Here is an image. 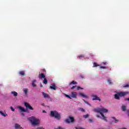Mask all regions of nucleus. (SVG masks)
<instances>
[{
    "label": "nucleus",
    "instance_id": "f257e3e1",
    "mask_svg": "<svg viewBox=\"0 0 129 129\" xmlns=\"http://www.w3.org/2000/svg\"><path fill=\"white\" fill-rule=\"evenodd\" d=\"M94 111L95 112L100 113L102 116V119H103L104 120H105V121H107V119H106V117H105V116H104V114H103V113H105L108 112V110H107V109L99 108H95L94 109Z\"/></svg>",
    "mask_w": 129,
    "mask_h": 129
},
{
    "label": "nucleus",
    "instance_id": "f03ea898",
    "mask_svg": "<svg viewBox=\"0 0 129 129\" xmlns=\"http://www.w3.org/2000/svg\"><path fill=\"white\" fill-rule=\"evenodd\" d=\"M50 116H51L52 117L56 118L57 120H60L61 119V114L56 110L51 111Z\"/></svg>",
    "mask_w": 129,
    "mask_h": 129
},
{
    "label": "nucleus",
    "instance_id": "7ed1b4c3",
    "mask_svg": "<svg viewBox=\"0 0 129 129\" xmlns=\"http://www.w3.org/2000/svg\"><path fill=\"white\" fill-rule=\"evenodd\" d=\"M128 92H117L116 94L114 95L115 99H117L119 100L120 97H122L123 96H125L127 94H128Z\"/></svg>",
    "mask_w": 129,
    "mask_h": 129
},
{
    "label": "nucleus",
    "instance_id": "20e7f679",
    "mask_svg": "<svg viewBox=\"0 0 129 129\" xmlns=\"http://www.w3.org/2000/svg\"><path fill=\"white\" fill-rule=\"evenodd\" d=\"M75 119H74V117L70 116L68 118H67L65 120L66 122H67V123H70L71 122H74Z\"/></svg>",
    "mask_w": 129,
    "mask_h": 129
},
{
    "label": "nucleus",
    "instance_id": "39448f33",
    "mask_svg": "<svg viewBox=\"0 0 129 129\" xmlns=\"http://www.w3.org/2000/svg\"><path fill=\"white\" fill-rule=\"evenodd\" d=\"M24 105L26 106V108H28V109H30V110H34V108L30 105V104L27 103V102H24Z\"/></svg>",
    "mask_w": 129,
    "mask_h": 129
},
{
    "label": "nucleus",
    "instance_id": "423d86ee",
    "mask_svg": "<svg viewBox=\"0 0 129 129\" xmlns=\"http://www.w3.org/2000/svg\"><path fill=\"white\" fill-rule=\"evenodd\" d=\"M71 98H77V92H72L71 95Z\"/></svg>",
    "mask_w": 129,
    "mask_h": 129
},
{
    "label": "nucleus",
    "instance_id": "0eeeda50",
    "mask_svg": "<svg viewBox=\"0 0 129 129\" xmlns=\"http://www.w3.org/2000/svg\"><path fill=\"white\" fill-rule=\"evenodd\" d=\"M92 96L93 97L92 100H99V101H101V100L96 95H93Z\"/></svg>",
    "mask_w": 129,
    "mask_h": 129
},
{
    "label": "nucleus",
    "instance_id": "6e6552de",
    "mask_svg": "<svg viewBox=\"0 0 129 129\" xmlns=\"http://www.w3.org/2000/svg\"><path fill=\"white\" fill-rule=\"evenodd\" d=\"M31 123L32 125H37L39 124V119L35 118V119H34Z\"/></svg>",
    "mask_w": 129,
    "mask_h": 129
},
{
    "label": "nucleus",
    "instance_id": "1a4fd4ad",
    "mask_svg": "<svg viewBox=\"0 0 129 129\" xmlns=\"http://www.w3.org/2000/svg\"><path fill=\"white\" fill-rule=\"evenodd\" d=\"M38 78H39V79H44L46 78V76H45L44 73L39 74L38 75Z\"/></svg>",
    "mask_w": 129,
    "mask_h": 129
},
{
    "label": "nucleus",
    "instance_id": "9d476101",
    "mask_svg": "<svg viewBox=\"0 0 129 129\" xmlns=\"http://www.w3.org/2000/svg\"><path fill=\"white\" fill-rule=\"evenodd\" d=\"M49 88L52 89V90H56V85L54 83L51 84V86H50Z\"/></svg>",
    "mask_w": 129,
    "mask_h": 129
},
{
    "label": "nucleus",
    "instance_id": "9b49d317",
    "mask_svg": "<svg viewBox=\"0 0 129 129\" xmlns=\"http://www.w3.org/2000/svg\"><path fill=\"white\" fill-rule=\"evenodd\" d=\"M18 108L21 110V112H27V110L22 106H19Z\"/></svg>",
    "mask_w": 129,
    "mask_h": 129
},
{
    "label": "nucleus",
    "instance_id": "f8f14e48",
    "mask_svg": "<svg viewBox=\"0 0 129 129\" xmlns=\"http://www.w3.org/2000/svg\"><path fill=\"white\" fill-rule=\"evenodd\" d=\"M36 119V117H35L34 116H31V117L28 118V120H30L31 123H32V122L33 121V120H34V119Z\"/></svg>",
    "mask_w": 129,
    "mask_h": 129
},
{
    "label": "nucleus",
    "instance_id": "ddd939ff",
    "mask_svg": "<svg viewBox=\"0 0 129 129\" xmlns=\"http://www.w3.org/2000/svg\"><path fill=\"white\" fill-rule=\"evenodd\" d=\"M77 84V82H75V81H72V82H71L69 84V85H76Z\"/></svg>",
    "mask_w": 129,
    "mask_h": 129
},
{
    "label": "nucleus",
    "instance_id": "4468645a",
    "mask_svg": "<svg viewBox=\"0 0 129 129\" xmlns=\"http://www.w3.org/2000/svg\"><path fill=\"white\" fill-rule=\"evenodd\" d=\"M79 95H80V96H82V97H84V98H88V96H87V95L83 94V93H80Z\"/></svg>",
    "mask_w": 129,
    "mask_h": 129
},
{
    "label": "nucleus",
    "instance_id": "2eb2a0df",
    "mask_svg": "<svg viewBox=\"0 0 129 129\" xmlns=\"http://www.w3.org/2000/svg\"><path fill=\"white\" fill-rule=\"evenodd\" d=\"M42 93L44 98H49V95H48L47 94L45 93L44 92H42Z\"/></svg>",
    "mask_w": 129,
    "mask_h": 129
},
{
    "label": "nucleus",
    "instance_id": "dca6fc26",
    "mask_svg": "<svg viewBox=\"0 0 129 129\" xmlns=\"http://www.w3.org/2000/svg\"><path fill=\"white\" fill-rule=\"evenodd\" d=\"M111 118H113V119L114 120V122H115V123H117V122H118V121H119V120L116 119L114 117H111Z\"/></svg>",
    "mask_w": 129,
    "mask_h": 129
},
{
    "label": "nucleus",
    "instance_id": "f3484780",
    "mask_svg": "<svg viewBox=\"0 0 129 129\" xmlns=\"http://www.w3.org/2000/svg\"><path fill=\"white\" fill-rule=\"evenodd\" d=\"M0 114H1V115H2V116H8V114L7 113H5L4 112H3V111H0Z\"/></svg>",
    "mask_w": 129,
    "mask_h": 129
},
{
    "label": "nucleus",
    "instance_id": "a211bd4d",
    "mask_svg": "<svg viewBox=\"0 0 129 129\" xmlns=\"http://www.w3.org/2000/svg\"><path fill=\"white\" fill-rule=\"evenodd\" d=\"M121 108L122 111H125V110H126V106L124 105H122Z\"/></svg>",
    "mask_w": 129,
    "mask_h": 129
},
{
    "label": "nucleus",
    "instance_id": "6ab92c4d",
    "mask_svg": "<svg viewBox=\"0 0 129 129\" xmlns=\"http://www.w3.org/2000/svg\"><path fill=\"white\" fill-rule=\"evenodd\" d=\"M43 84H48V80H47V79L46 78H44L43 81Z\"/></svg>",
    "mask_w": 129,
    "mask_h": 129
},
{
    "label": "nucleus",
    "instance_id": "aec40b11",
    "mask_svg": "<svg viewBox=\"0 0 129 129\" xmlns=\"http://www.w3.org/2000/svg\"><path fill=\"white\" fill-rule=\"evenodd\" d=\"M11 94H13L14 96H18V93L16 91L11 92Z\"/></svg>",
    "mask_w": 129,
    "mask_h": 129
},
{
    "label": "nucleus",
    "instance_id": "412c9836",
    "mask_svg": "<svg viewBox=\"0 0 129 129\" xmlns=\"http://www.w3.org/2000/svg\"><path fill=\"white\" fill-rule=\"evenodd\" d=\"M19 74L21 75V76H24L25 75V72L24 71H20L19 73Z\"/></svg>",
    "mask_w": 129,
    "mask_h": 129
},
{
    "label": "nucleus",
    "instance_id": "4be33fe9",
    "mask_svg": "<svg viewBox=\"0 0 129 129\" xmlns=\"http://www.w3.org/2000/svg\"><path fill=\"white\" fill-rule=\"evenodd\" d=\"M36 80H34L32 83V85L33 87H36V85L35 84V83L36 82Z\"/></svg>",
    "mask_w": 129,
    "mask_h": 129
},
{
    "label": "nucleus",
    "instance_id": "5701e85b",
    "mask_svg": "<svg viewBox=\"0 0 129 129\" xmlns=\"http://www.w3.org/2000/svg\"><path fill=\"white\" fill-rule=\"evenodd\" d=\"M82 58H84V55L81 54L78 56V59H82Z\"/></svg>",
    "mask_w": 129,
    "mask_h": 129
},
{
    "label": "nucleus",
    "instance_id": "b1692460",
    "mask_svg": "<svg viewBox=\"0 0 129 129\" xmlns=\"http://www.w3.org/2000/svg\"><path fill=\"white\" fill-rule=\"evenodd\" d=\"M122 88H126L127 87H129V85L128 84H127L126 85H124L122 86Z\"/></svg>",
    "mask_w": 129,
    "mask_h": 129
},
{
    "label": "nucleus",
    "instance_id": "393cba45",
    "mask_svg": "<svg viewBox=\"0 0 129 129\" xmlns=\"http://www.w3.org/2000/svg\"><path fill=\"white\" fill-rule=\"evenodd\" d=\"M64 96L66 97H68V98H70V99H72V98H71V95H67L66 94H64Z\"/></svg>",
    "mask_w": 129,
    "mask_h": 129
},
{
    "label": "nucleus",
    "instance_id": "a878e982",
    "mask_svg": "<svg viewBox=\"0 0 129 129\" xmlns=\"http://www.w3.org/2000/svg\"><path fill=\"white\" fill-rule=\"evenodd\" d=\"M93 66L94 67H97V66H100V65L97 64L96 62H94Z\"/></svg>",
    "mask_w": 129,
    "mask_h": 129
},
{
    "label": "nucleus",
    "instance_id": "bb28decb",
    "mask_svg": "<svg viewBox=\"0 0 129 129\" xmlns=\"http://www.w3.org/2000/svg\"><path fill=\"white\" fill-rule=\"evenodd\" d=\"M24 92L25 94H26V95H27L28 94V89H24Z\"/></svg>",
    "mask_w": 129,
    "mask_h": 129
},
{
    "label": "nucleus",
    "instance_id": "cd10ccee",
    "mask_svg": "<svg viewBox=\"0 0 129 129\" xmlns=\"http://www.w3.org/2000/svg\"><path fill=\"white\" fill-rule=\"evenodd\" d=\"M79 110H80V111H82L83 112H85V110L83 108H79Z\"/></svg>",
    "mask_w": 129,
    "mask_h": 129
},
{
    "label": "nucleus",
    "instance_id": "c85d7f7f",
    "mask_svg": "<svg viewBox=\"0 0 129 129\" xmlns=\"http://www.w3.org/2000/svg\"><path fill=\"white\" fill-rule=\"evenodd\" d=\"M83 117H84V118H87V117H89V114L84 115Z\"/></svg>",
    "mask_w": 129,
    "mask_h": 129
},
{
    "label": "nucleus",
    "instance_id": "c756f323",
    "mask_svg": "<svg viewBox=\"0 0 129 129\" xmlns=\"http://www.w3.org/2000/svg\"><path fill=\"white\" fill-rule=\"evenodd\" d=\"M107 81L109 84H110V85L112 84V82H111V80L110 79H108Z\"/></svg>",
    "mask_w": 129,
    "mask_h": 129
},
{
    "label": "nucleus",
    "instance_id": "7c9ffc66",
    "mask_svg": "<svg viewBox=\"0 0 129 129\" xmlns=\"http://www.w3.org/2000/svg\"><path fill=\"white\" fill-rule=\"evenodd\" d=\"M10 108L12 111H15V109L13 107V106H11Z\"/></svg>",
    "mask_w": 129,
    "mask_h": 129
},
{
    "label": "nucleus",
    "instance_id": "2f4dec72",
    "mask_svg": "<svg viewBox=\"0 0 129 129\" xmlns=\"http://www.w3.org/2000/svg\"><path fill=\"white\" fill-rule=\"evenodd\" d=\"M100 68L101 69H106V67H100Z\"/></svg>",
    "mask_w": 129,
    "mask_h": 129
},
{
    "label": "nucleus",
    "instance_id": "473e14b6",
    "mask_svg": "<svg viewBox=\"0 0 129 129\" xmlns=\"http://www.w3.org/2000/svg\"><path fill=\"white\" fill-rule=\"evenodd\" d=\"M77 87V86H74L71 88V89H74V88H76Z\"/></svg>",
    "mask_w": 129,
    "mask_h": 129
},
{
    "label": "nucleus",
    "instance_id": "72a5a7b5",
    "mask_svg": "<svg viewBox=\"0 0 129 129\" xmlns=\"http://www.w3.org/2000/svg\"><path fill=\"white\" fill-rule=\"evenodd\" d=\"M79 89H83L82 88H81V87L78 86V87H77V90H79Z\"/></svg>",
    "mask_w": 129,
    "mask_h": 129
},
{
    "label": "nucleus",
    "instance_id": "f704fd0d",
    "mask_svg": "<svg viewBox=\"0 0 129 129\" xmlns=\"http://www.w3.org/2000/svg\"><path fill=\"white\" fill-rule=\"evenodd\" d=\"M42 71L43 73H46V70L45 69H42Z\"/></svg>",
    "mask_w": 129,
    "mask_h": 129
},
{
    "label": "nucleus",
    "instance_id": "c9c22d12",
    "mask_svg": "<svg viewBox=\"0 0 129 129\" xmlns=\"http://www.w3.org/2000/svg\"><path fill=\"white\" fill-rule=\"evenodd\" d=\"M36 129H45V128L43 127H38Z\"/></svg>",
    "mask_w": 129,
    "mask_h": 129
},
{
    "label": "nucleus",
    "instance_id": "e433bc0d",
    "mask_svg": "<svg viewBox=\"0 0 129 129\" xmlns=\"http://www.w3.org/2000/svg\"><path fill=\"white\" fill-rule=\"evenodd\" d=\"M84 102H85V103H86L87 104H89V103L86 101H85V100H83Z\"/></svg>",
    "mask_w": 129,
    "mask_h": 129
},
{
    "label": "nucleus",
    "instance_id": "4c0bfd02",
    "mask_svg": "<svg viewBox=\"0 0 129 129\" xmlns=\"http://www.w3.org/2000/svg\"><path fill=\"white\" fill-rule=\"evenodd\" d=\"M102 63L103 65H106V64H107V62H103Z\"/></svg>",
    "mask_w": 129,
    "mask_h": 129
},
{
    "label": "nucleus",
    "instance_id": "58836bf2",
    "mask_svg": "<svg viewBox=\"0 0 129 129\" xmlns=\"http://www.w3.org/2000/svg\"><path fill=\"white\" fill-rule=\"evenodd\" d=\"M89 122H92V119H89Z\"/></svg>",
    "mask_w": 129,
    "mask_h": 129
},
{
    "label": "nucleus",
    "instance_id": "ea45409f",
    "mask_svg": "<svg viewBox=\"0 0 129 129\" xmlns=\"http://www.w3.org/2000/svg\"><path fill=\"white\" fill-rule=\"evenodd\" d=\"M124 100H128V101H129V98H125Z\"/></svg>",
    "mask_w": 129,
    "mask_h": 129
},
{
    "label": "nucleus",
    "instance_id": "a19ab883",
    "mask_svg": "<svg viewBox=\"0 0 129 129\" xmlns=\"http://www.w3.org/2000/svg\"><path fill=\"white\" fill-rule=\"evenodd\" d=\"M56 129H64L61 127H58L57 128H56Z\"/></svg>",
    "mask_w": 129,
    "mask_h": 129
},
{
    "label": "nucleus",
    "instance_id": "79ce46f5",
    "mask_svg": "<svg viewBox=\"0 0 129 129\" xmlns=\"http://www.w3.org/2000/svg\"><path fill=\"white\" fill-rule=\"evenodd\" d=\"M81 78H82V79H83V78H84V77H83V76H80Z\"/></svg>",
    "mask_w": 129,
    "mask_h": 129
},
{
    "label": "nucleus",
    "instance_id": "37998d69",
    "mask_svg": "<svg viewBox=\"0 0 129 129\" xmlns=\"http://www.w3.org/2000/svg\"><path fill=\"white\" fill-rule=\"evenodd\" d=\"M41 105H42V106H45V104L42 103V104H41Z\"/></svg>",
    "mask_w": 129,
    "mask_h": 129
},
{
    "label": "nucleus",
    "instance_id": "c03bdc74",
    "mask_svg": "<svg viewBox=\"0 0 129 129\" xmlns=\"http://www.w3.org/2000/svg\"><path fill=\"white\" fill-rule=\"evenodd\" d=\"M22 115H23V116H25V114H24V113H22Z\"/></svg>",
    "mask_w": 129,
    "mask_h": 129
},
{
    "label": "nucleus",
    "instance_id": "a18cd8bd",
    "mask_svg": "<svg viewBox=\"0 0 129 129\" xmlns=\"http://www.w3.org/2000/svg\"><path fill=\"white\" fill-rule=\"evenodd\" d=\"M96 116L97 117H100V116H99V115H97Z\"/></svg>",
    "mask_w": 129,
    "mask_h": 129
},
{
    "label": "nucleus",
    "instance_id": "49530a36",
    "mask_svg": "<svg viewBox=\"0 0 129 129\" xmlns=\"http://www.w3.org/2000/svg\"><path fill=\"white\" fill-rule=\"evenodd\" d=\"M42 112H43V113H45L46 112V111H45V110H42Z\"/></svg>",
    "mask_w": 129,
    "mask_h": 129
},
{
    "label": "nucleus",
    "instance_id": "de8ad7c7",
    "mask_svg": "<svg viewBox=\"0 0 129 129\" xmlns=\"http://www.w3.org/2000/svg\"><path fill=\"white\" fill-rule=\"evenodd\" d=\"M40 87H43V85H40Z\"/></svg>",
    "mask_w": 129,
    "mask_h": 129
}]
</instances>
